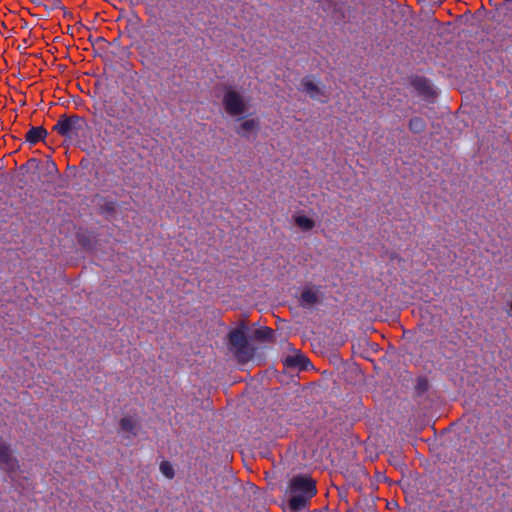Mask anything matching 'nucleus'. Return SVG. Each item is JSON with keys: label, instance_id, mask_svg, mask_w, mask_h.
<instances>
[{"label": "nucleus", "instance_id": "nucleus-1", "mask_svg": "<svg viewBox=\"0 0 512 512\" xmlns=\"http://www.w3.org/2000/svg\"><path fill=\"white\" fill-rule=\"evenodd\" d=\"M315 482L307 476H295L290 481L289 507L292 511L304 509L316 494Z\"/></svg>", "mask_w": 512, "mask_h": 512}, {"label": "nucleus", "instance_id": "nucleus-2", "mask_svg": "<svg viewBox=\"0 0 512 512\" xmlns=\"http://www.w3.org/2000/svg\"><path fill=\"white\" fill-rule=\"evenodd\" d=\"M221 103L225 113L236 119H241L250 109L249 98L242 90L230 85L224 87Z\"/></svg>", "mask_w": 512, "mask_h": 512}, {"label": "nucleus", "instance_id": "nucleus-3", "mask_svg": "<svg viewBox=\"0 0 512 512\" xmlns=\"http://www.w3.org/2000/svg\"><path fill=\"white\" fill-rule=\"evenodd\" d=\"M229 348L234 353L239 362H248L254 355V348L250 346L246 338V327H240L232 330L229 335Z\"/></svg>", "mask_w": 512, "mask_h": 512}, {"label": "nucleus", "instance_id": "nucleus-4", "mask_svg": "<svg viewBox=\"0 0 512 512\" xmlns=\"http://www.w3.org/2000/svg\"><path fill=\"white\" fill-rule=\"evenodd\" d=\"M0 469L6 473H17L20 463L9 442L0 437Z\"/></svg>", "mask_w": 512, "mask_h": 512}, {"label": "nucleus", "instance_id": "nucleus-5", "mask_svg": "<svg viewBox=\"0 0 512 512\" xmlns=\"http://www.w3.org/2000/svg\"><path fill=\"white\" fill-rule=\"evenodd\" d=\"M83 120L78 116H62L54 125L53 130L66 138H73L81 130Z\"/></svg>", "mask_w": 512, "mask_h": 512}, {"label": "nucleus", "instance_id": "nucleus-6", "mask_svg": "<svg viewBox=\"0 0 512 512\" xmlns=\"http://www.w3.org/2000/svg\"><path fill=\"white\" fill-rule=\"evenodd\" d=\"M301 89L314 100L325 102L327 99L325 92L308 77L301 81Z\"/></svg>", "mask_w": 512, "mask_h": 512}, {"label": "nucleus", "instance_id": "nucleus-7", "mask_svg": "<svg viewBox=\"0 0 512 512\" xmlns=\"http://www.w3.org/2000/svg\"><path fill=\"white\" fill-rule=\"evenodd\" d=\"M294 225L302 232H310L316 226V221L303 212H296L292 215Z\"/></svg>", "mask_w": 512, "mask_h": 512}, {"label": "nucleus", "instance_id": "nucleus-8", "mask_svg": "<svg viewBox=\"0 0 512 512\" xmlns=\"http://www.w3.org/2000/svg\"><path fill=\"white\" fill-rule=\"evenodd\" d=\"M413 87L419 95L426 99H432L436 96V91L432 84L425 78H416L413 80Z\"/></svg>", "mask_w": 512, "mask_h": 512}, {"label": "nucleus", "instance_id": "nucleus-9", "mask_svg": "<svg viewBox=\"0 0 512 512\" xmlns=\"http://www.w3.org/2000/svg\"><path fill=\"white\" fill-rule=\"evenodd\" d=\"M121 432L126 434L127 438L136 437L139 431V424L136 418L124 416L119 422Z\"/></svg>", "mask_w": 512, "mask_h": 512}, {"label": "nucleus", "instance_id": "nucleus-10", "mask_svg": "<svg viewBox=\"0 0 512 512\" xmlns=\"http://www.w3.org/2000/svg\"><path fill=\"white\" fill-rule=\"evenodd\" d=\"M259 129V120L255 118H248L242 121L236 128V133L241 137H248L251 133Z\"/></svg>", "mask_w": 512, "mask_h": 512}, {"label": "nucleus", "instance_id": "nucleus-11", "mask_svg": "<svg viewBox=\"0 0 512 512\" xmlns=\"http://www.w3.org/2000/svg\"><path fill=\"white\" fill-rule=\"evenodd\" d=\"M301 304L303 306H312L319 301V291L314 287H307L301 293Z\"/></svg>", "mask_w": 512, "mask_h": 512}, {"label": "nucleus", "instance_id": "nucleus-12", "mask_svg": "<svg viewBox=\"0 0 512 512\" xmlns=\"http://www.w3.org/2000/svg\"><path fill=\"white\" fill-rule=\"evenodd\" d=\"M47 136V131L41 127H32L25 135V139L30 144H36L42 140H44Z\"/></svg>", "mask_w": 512, "mask_h": 512}, {"label": "nucleus", "instance_id": "nucleus-13", "mask_svg": "<svg viewBox=\"0 0 512 512\" xmlns=\"http://www.w3.org/2000/svg\"><path fill=\"white\" fill-rule=\"evenodd\" d=\"M309 360L302 354L289 355L284 360L286 367H298L300 369H306Z\"/></svg>", "mask_w": 512, "mask_h": 512}, {"label": "nucleus", "instance_id": "nucleus-14", "mask_svg": "<svg viewBox=\"0 0 512 512\" xmlns=\"http://www.w3.org/2000/svg\"><path fill=\"white\" fill-rule=\"evenodd\" d=\"M409 129L413 133H421L425 130L426 123L423 118L421 117H413L409 121Z\"/></svg>", "mask_w": 512, "mask_h": 512}, {"label": "nucleus", "instance_id": "nucleus-15", "mask_svg": "<svg viewBox=\"0 0 512 512\" xmlns=\"http://www.w3.org/2000/svg\"><path fill=\"white\" fill-rule=\"evenodd\" d=\"M274 331L268 327H261L255 330L254 337L262 341H271Z\"/></svg>", "mask_w": 512, "mask_h": 512}, {"label": "nucleus", "instance_id": "nucleus-16", "mask_svg": "<svg viewBox=\"0 0 512 512\" xmlns=\"http://www.w3.org/2000/svg\"><path fill=\"white\" fill-rule=\"evenodd\" d=\"M160 471L161 473L168 479H172L175 475L174 468L172 464L168 461H162L160 463Z\"/></svg>", "mask_w": 512, "mask_h": 512}]
</instances>
